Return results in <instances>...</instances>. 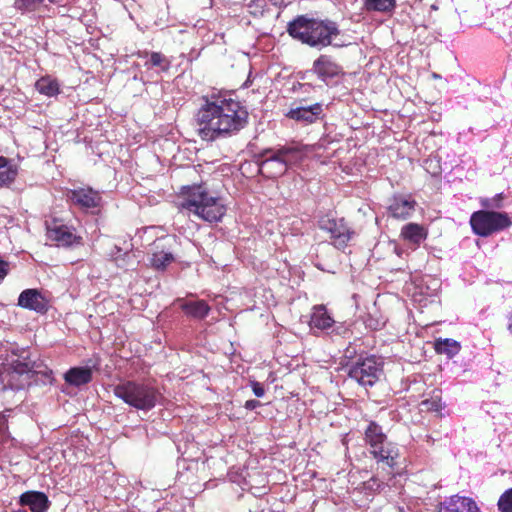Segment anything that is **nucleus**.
Listing matches in <instances>:
<instances>
[{"instance_id":"f257e3e1","label":"nucleus","mask_w":512,"mask_h":512,"mask_svg":"<svg viewBox=\"0 0 512 512\" xmlns=\"http://www.w3.org/2000/svg\"><path fill=\"white\" fill-rule=\"evenodd\" d=\"M195 122L199 137L212 142L239 133L248 123V112L239 101L212 96L204 99Z\"/></svg>"},{"instance_id":"f03ea898","label":"nucleus","mask_w":512,"mask_h":512,"mask_svg":"<svg viewBox=\"0 0 512 512\" xmlns=\"http://www.w3.org/2000/svg\"><path fill=\"white\" fill-rule=\"evenodd\" d=\"M287 31L294 39L313 48L339 46V44H333V39L340 34V31L338 25L331 20H318L302 15L289 23Z\"/></svg>"},{"instance_id":"7ed1b4c3","label":"nucleus","mask_w":512,"mask_h":512,"mask_svg":"<svg viewBox=\"0 0 512 512\" xmlns=\"http://www.w3.org/2000/svg\"><path fill=\"white\" fill-rule=\"evenodd\" d=\"M181 208L207 222H218L225 214V207L219 198L211 196L202 185L184 186L181 189Z\"/></svg>"},{"instance_id":"20e7f679","label":"nucleus","mask_w":512,"mask_h":512,"mask_svg":"<svg viewBox=\"0 0 512 512\" xmlns=\"http://www.w3.org/2000/svg\"><path fill=\"white\" fill-rule=\"evenodd\" d=\"M5 366L16 374H27L35 384H51L54 381L52 370L36 364L24 349L13 351L6 359Z\"/></svg>"},{"instance_id":"39448f33","label":"nucleus","mask_w":512,"mask_h":512,"mask_svg":"<svg viewBox=\"0 0 512 512\" xmlns=\"http://www.w3.org/2000/svg\"><path fill=\"white\" fill-rule=\"evenodd\" d=\"M365 441L377 462L385 463L388 467L395 465L398 449L394 444L386 441V435L377 423H369L365 430Z\"/></svg>"},{"instance_id":"423d86ee","label":"nucleus","mask_w":512,"mask_h":512,"mask_svg":"<svg viewBox=\"0 0 512 512\" xmlns=\"http://www.w3.org/2000/svg\"><path fill=\"white\" fill-rule=\"evenodd\" d=\"M470 225L474 234L488 237L512 226V220L505 212L479 210L472 213Z\"/></svg>"},{"instance_id":"0eeeda50","label":"nucleus","mask_w":512,"mask_h":512,"mask_svg":"<svg viewBox=\"0 0 512 512\" xmlns=\"http://www.w3.org/2000/svg\"><path fill=\"white\" fill-rule=\"evenodd\" d=\"M115 395L138 409H150L155 405L156 396L148 386H112Z\"/></svg>"},{"instance_id":"6e6552de","label":"nucleus","mask_w":512,"mask_h":512,"mask_svg":"<svg viewBox=\"0 0 512 512\" xmlns=\"http://www.w3.org/2000/svg\"><path fill=\"white\" fill-rule=\"evenodd\" d=\"M343 371L350 379L363 385L375 384L380 381V376L383 374L381 364L375 357L365 358L349 368H344Z\"/></svg>"},{"instance_id":"1a4fd4ad","label":"nucleus","mask_w":512,"mask_h":512,"mask_svg":"<svg viewBox=\"0 0 512 512\" xmlns=\"http://www.w3.org/2000/svg\"><path fill=\"white\" fill-rule=\"evenodd\" d=\"M47 237L61 247H76L82 245V237L74 232V228L62 221L53 219L47 222Z\"/></svg>"},{"instance_id":"9d476101","label":"nucleus","mask_w":512,"mask_h":512,"mask_svg":"<svg viewBox=\"0 0 512 512\" xmlns=\"http://www.w3.org/2000/svg\"><path fill=\"white\" fill-rule=\"evenodd\" d=\"M319 227L331 234L334 245L338 249L345 248L353 235V231L350 230L343 219L332 218L328 215L319 220Z\"/></svg>"},{"instance_id":"9b49d317","label":"nucleus","mask_w":512,"mask_h":512,"mask_svg":"<svg viewBox=\"0 0 512 512\" xmlns=\"http://www.w3.org/2000/svg\"><path fill=\"white\" fill-rule=\"evenodd\" d=\"M258 169L266 178H277L287 171L284 162L274 148L265 149L259 154Z\"/></svg>"},{"instance_id":"f8f14e48","label":"nucleus","mask_w":512,"mask_h":512,"mask_svg":"<svg viewBox=\"0 0 512 512\" xmlns=\"http://www.w3.org/2000/svg\"><path fill=\"white\" fill-rule=\"evenodd\" d=\"M21 508L13 512H47L50 501L47 495L40 491H26L19 497Z\"/></svg>"},{"instance_id":"ddd939ff","label":"nucleus","mask_w":512,"mask_h":512,"mask_svg":"<svg viewBox=\"0 0 512 512\" xmlns=\"http://www.w3.org/2000/svg\"><path fill=\"white\" fill-rule=\"evenodd\" d=\"M439 512H482L471 497L458 494L446 498L440 503Z\"/></svg>"},{"instance_id":"4468645a","label":"nucleus","mask_w":512,"mask_h":512,"mask_svg":"<svg viewBox=\"0 0 512 512\" xmlns=\"http://www.w3.org/2000/svg\"><path fill=\"white\" fill-rule=\"evenodd\" d=\"M70 200L83 209L96 208L100 205L101 196L99 192L91 188H79L69 192Z\"/></svg>"},{"instance_id":"2eb2a0df","label":"nucleus","mask_w":512,"mask_h":512,"mask_svg":"<svg viewBox=\"0 0 512 512\" xmlns=\"http://www.w3.org/2000/svg\"><path fill=\"white\" fill-rule=\"evenodd\" d=\"M322 112V104L315 103L308 106H297L295 108H291L287 113V117L298 122L311 124L319 119Z\"/></svg>"},{"instance_id":"dca6fc26","label":"nucleus","mask_w":512,"mask_h":512,"mask_svg":"<svg viewBox=\"0 0 512 512\" xmlns=\"http://www.w3.org/2000/svg\"><path fill=\"white\" fill-rule=\"evenodd\" d=\"M416 202L410 197L395 196L389 204L388 210L392 217L405 220L409 218L415 210Z\"/></svg>"},{"instance_id":"f3484780","label":"nucleus","mask_w":512,"mask_h":512,"mask_svg":"<svg viewBox=\"0 0 512 512\" xmlns=\"http://www.w3.org/2000/svg\"><path fill=\"white\" fill-rule=\"evenodd\" d=\"M18 305L22 308L43 313L47 310L44 297L36 289H26L19 295Z\"/></svg>"},{"instance_id":"a211bd4d","label":"nucleus","mask_w":512,"mask_h":512,"mask_svg":"<svg viewBox=\"0 0 512 512\" xmlns=\"http://www.w3.org/2000/svg\"><path fill=\"white\" fill-rule=\"evenodd\" d=\"M276 151L284 162L287 170L299 164L306 155L304 147L300 145H285L276 148Z\"/></svg>"},{"instance_id":"6ab92c4d","label":"nucleus","mask_w":512,"mask_h":512,"mask_svg":"<svg viewBox=\"0 0 512 512\" xmlns=\"http://www.w3.org/2000/svg\"><path fill=\"white\" fill-rule=\"evenodd\" d=\"M401 237L408 243L419 246L428 236L426 228L417 223H408L401 228Z\"/></svg>"},{"instance_id":"aec40b11","label":"nucleus","mask_w":512,"mask_h":512,"mask_svg":"<svg viewBox=\"0 0 512 512\" xmlns=\"http://www.w3.org/2000/svg\"><path fill=\"white\" fill-rule=\"evenodd\" d=\"M313 69L321 78H332L339 74L340 67L327 55H321L314 61Z\"/></svg>"},{"instance_id":"412c9836","label":"nucleus","mask_w":512,"mask_h":512,"mask_svg":"<svg viewBox=\"0 0 512 512\" xmlns=\"http://www.w3.org/2000/svg\"><path fill=\"white\" fill-rule=\"evenodd\" d=\"M310 327L317 328L320 330H326L334 324L333 318L327 312V309L323 305H316L312 309L310 318Z\"/></svg>"},{"instance_id":"4be33fe9","label":"nucleus","mask_w":512,"mask_h":512,"mask_svg":"<svg viewBox=\"0 0 512 512\" xmlns=\"http://www.w3.org/2000/svg\"><path fill=\"white\" fill-rule=\"evenodd\" d=\"M180 307L187 316L194 319H203L210 311L209 305L204 300L181 301Z\"/></svg>"},{"instance_id":"5701e85b","label":"nucleus","mask_w":512,"mask_h":512,"mask_svg":"<svg viewBox=\"0 0 512 512\" xmlns=\"http://www.w3.org/2000/svg\"><path fill=\"white\" fill-rule=\"evenodd\" d=\"M66 384H88L92 380L90 367H73L64 374Z\"/></svg>"},{"instance_id":"b1692460","label":"nucleus","mask_w":512,"mask_h":512,"mask_svg":"<svg viewBox=\"0 0 512 512\" xmlns=\"http://www.w3.org/2000/svg\"><path fill=\"white\" fill-rule=\"evenodd\" d=\"M396 6V0H364L363 7L368 12H391Z\"/></svg>"},{"instance_id":"393cba45","label":"nucleus","mask_w":512,"mask_h":512,"mask_svg":"<svg viewBox=\"0 0 512 512\" xmlns=\"http://www.w3.org/2000/svg\"><path fill=\"white\" fill-rule=\"evenodd\" d=\"M16 175L17 169L11 164L10 160L0 156V186L13 182Z\"/></svg>"},{"instance_id":"a878e982","label":"nucleus","mask_w":512,"mask_h":512,"mask_svg":"<svg viewBox=\"0 0 512 512\" xmlns=\"http://www.w3.org/2000/svg\"><path fill=\"white\" fill-rule=\"evenodd\" d=\"M150 265L157 270H164L170 263L174 261L172 253L164 250H156L152 253Z\"/></svg>"},{"instance_id":"bb28decb","label":"nucleus","mask_w":512,"mask_h":512,"mask_svg":"<svg viewBox=\"0 0 512 512\" xmlns=\"http://www.w3.org/2000/svg\"><path fill=\"white\" fill-rule=\"evenodd\" d=\"M35 87L39 93L44 94L49 97L55 96L59 93L58 82L50 77L40 78L36 82Z\"/></svg>"},{"instance_id":"cd10ccee","label":"nucleus","mask_w":512,"mask_h":512,"mask_svg":"<svg viewBox=\"0 0 512 512\" xmlns=\"http://www.w3.org/2000/svg\"><path fill=\"white\" fill-rule=\"evenodd\" d=\"M435 350L439 354H447L448 357H452L460 351V345L453 339H439L435 342Z\"/></svg>"},{"instance_id":"c85d7f7f","label":"nucleus","mask_w":512,"mask_h":512,"mask_svg":"<svg viewBox=\"0 0 512 512\" xmlns=\"http://www.w3.org/2000/svg\"><path fill=\"white\" fill-rule=\"evenodd\" d=\"M46 0H14L13 7L21 14L33 13L39 10Z\"/></svg>"},{"instance_id":"c756f323","label":"nucleus","mask_w":512,"mask_h":512,"mask_svg":"<svg viewBox=\"0 0 512 512\" xmlns=\"http://www.w3.org/2000/svg\"><path fill=\"white\" fill-rule=\"evenodd\" d=\"M150 64L152 67H159L161 71H168L171 66V62L161 53L152 52L150 55L149 62L146 65Z\"/></svg>"},{"instance_id":"7c9ffc66","label":"nucleus","mask_w":512,"mask_h":512,"mask_svg":"<svg viewBox=\"0 0 512 512\" xmlns=\"http://www.w3.org/2000/svg\"><path fill=\"white\" fill-rule=\"evenodd\" d=\"M500 512H512V488L507 489L497 503Z\"/></svg>"},{"instance_id":"2f4dec72","label":"nucleus","mask_w":512,"mask_h":512,"mask_svg":"<svg viewBox=\"0 0 512 512\" xmlns=\"http://www.w3.org/2000/svg\"><path fill=\"white\" fill-rule=\"evenodd\" d=\"M503 198H504L503 193H499V194H496L491 199H489V198L483 199L481 201V204L485 208H501Z\"/></svg>"},{"instance_id":"473e14b6","label":"nucleus","mask_w":512,"mask_h":512,"mask_svg":"<svg viewBox=\"0 0 512 512\" xmlns=\"http://www.w3.org/2000/svg\"><path fill=\"white\" fill-rule=\"evenodd\" d=\"M7 417L8 415L0 412V440H5L9 438Z\"/></svg>"},{"instance_id":"72a5a7b5","label":"nucleus","mask_w":512,"mask_h":512,"mask_svg":"<svg viewBox=\"0 0 512 512\" xmlns=\"http://www.w3.org/2000/svg\"><path fill=\"white\" fill-rule=\"evenodd\" d=\"M9 271V263L0 258V283L6 277Z\"/></svg>"},{"instance_id":"f704fd0d","label":"nucleus","mask_w":512,"mask_h":512,"mask_svg":"<svg viewBox=\"0 0 512 512\" xmlns=\"http://www.w3.org/2000/svg\"><path fill=\"white\" fill-rule=\"evenodd\" d=\"M260 405H261V403L259 401H257V400H248L245 403V408L249 409V410H253V409L257 408Z\"/></svg>"},{"instance_id":"c9c22d12","label":"nucleus","mask_w":512,"mask_h":512,"mask_svg":"<svg viewBox=\"0 0 512 512\" xmlns=\"http://www.w3.org/2000/svg\"><path fill=\"white\" fill-rule=\"evenodd\" d=\"M253 392L257 397H262L265 394L264 386H252Z\"/></svg>"},{"instance_id":"e433bc0d","label":"nucleus","mask_w":512,"mask_h":512,"mask_svg":"<svg viewBox=\"0 0 512 512\" xmlns=\"http://www.w3.org/2000/svg\"><path fill=\"white\" fill-rule=\"evenodd\" d=\"M374 484H376V480H375V479H371V480L368 482V485H369V487H371V488L374 486Z\"/></svg>"},{"instance_id":"4c0bfd02","label":"nucleus","mask_w":512,"mask_h":512,"mask_svg":"<svg viewBox=\"0 0 512 512\" xmlns=\"http://www.w3.org/2000/svg\"><path fill=\"white\" fill-rule=\"evenodd\" d=\"M433 408H434L435 410H438V409H440V408H441V405H440V404H439V405H435V407L433 406Z\"/></svg>"},{"instance_id":"58836bf2","label":"nucleus","mask_w":512,"mask_h":512,"mask_svg":"<svg viewBox=\"0 0 512 512\" xmlns=\"http://www.w3.org/2000/svg\"><path fill=\"white\" fill-rule=\"evenodd\" d=\"M433 78L437 79V78H440V76L436 73H433Z\"/></svg>"},{"instance_id":"ea45409f","label":"nucleus","mask_w":512,"mask_h":512,"mask_svg":"<svg viewBox=\"0 0 512 512\" xmlns=\"http://www.w3.org/2000/svg\"><path fill=\"white\" fill-rule=\"evenodd\" d=\"M509 328H510V330L512 331V316H511V319H510Z\"/></svg>"},{"instance_id":"a19ab883","label":"nucleus","mask_w":512,"mask_h":512,"mask_svg":"<svg viewBox=\"0 0 512 512\" xmlns=\"http://www.w3.org/2000/svg\"><path fill=\"white\" fill-rule=\"evenodd\" d=\"M117 265H118V267H124L125 266L124 264H121V263H118Z\"/></svg>"}]
</instances>
